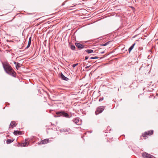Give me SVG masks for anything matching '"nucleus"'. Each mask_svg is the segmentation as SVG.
Returning <instances> with one entry per match:
<instances>
[{"instance_id": "nucleus-3", "label": "nucleus", "mask_w": 158, "mask_h": 158, "mask_svg": "<svg viewBox=\"0 0 158 158\" xmlns=\"http://www.w3.org/2000/svg\"><path fill=\"white\" fill-rule=\"evenodd\" d=\"M105 106H100L98 107L95 111L96 115L98 114L99 113H101L104 110Z\"/></svg>"}, {"instance_id": "nucleus-24", "label": "nucleus", "mask_w": 158, "mask_h": 158, "mask_svg": "<svg viewBox=\"0 0 158 158\" xmlns=\"http://www.w3.org/2000/svg\"><path fill=\"white\" fill-rule=\"evenodd\" d=\"M78 64V63H77V64H73L72 65V66H73V67H75V66H76Z\"/></svg>"}, {"instance_id": "nucleus-15", "label": "nucleus", "mask_w": 158, "mask_h": 158, "mask_svg": "<svg viewBox=\"0 0 158 158\" xmlns=\"http://www.w3.org/2000/svg\"><path fill=\"white\" fill-rule=\"evenodd\" d=\"M94 51L92 49H87L85 50V52H86L88 53H90L93 52Z\"/></svg>"}, {"instance_id": "nucleus-21", "label": "nucleus", "mask_w": 158, "mask_h": 158, "mask_svg": "<svg viewBox=\"0 0 158 158\" xmlns=\"http://www.w3.org/2000/svg\"><path fill=\"white\" fill-rule=\"evenodd\" d=\"M69 129H63V131L64 132H67L69 131Z\"/></svg>"}, {"instance_id": "nucleus-16", "label": "nucleus", "mask_w": 158, "mask_h": 158, "mask_svg": "<svg viewBox=\"0 0 158 158\" xmlns=\"http://www.w3.org/2000/svg\"><path fill=\"white\" fill-rule=\"evenodd\" d=\"M110 42V41H109L104 44H101V45L102 46H106L109 44Z\"/></svg>"}, {"instance_id": "nucleus-20", "label": "nucleus", "mask_w": 158, "mask_h": 158, "mask_svg": "<svg viewBox=\"0 0 158 158\" xmlns=\"http://www.w3.org/2000/svg\"><path fill=\"white\" fill-rule=\"evenodd\" d=\"M84 47V45H83L81 44L80 43V49L83 48Z\"/></svg>"}, {"instance_id": "nucleus-19", "label": "nucleus", "mask_w": 158, "mask_h": 158, "mask_svg": "<svg viewBox=\"0 0 158 158\" xmlns=\"http://www.w3.org/2000/svg\"><path fill=\"white\" fill-rule=\"evenodd\" d=\"M28 143L27 142H25L24 143H23V147L26 146L27 145V144Z\"/></svg>"}, {"instance_id": "nucleus-9", "label": "nucleus", "mask_w": 158, "mask_h": 158, "mask_svg": "<svg viewBox=\"0 0 158 158\" xmlns=\"http://www.w3.org/2000/svg\"><path fill=\"white\" fill-rule=\"evenodd\" d=\"M15 135H20L22 134V132L19 131H15L13 132Z\"/></svg>"}, {"instance_id": "nucleus-1", "label": "nucleus", "mask_w": 158, "mask_h": 158, "mask_svg": "<svg viewBox=\"0 0 158 158\" xmlns=\"http://www.w3.org/2000/svg\"><path fill=\"white\" fill-rule=\"evenodd\" d=\"M2 64L3 68L6 73L14 77L15 76V72L8 63L2 62Z\"/></svg>"}, {"instance_id": "nucleus-29", "label": "nucleus", "mask_w": 158, "mask_h": 158, "mask_svg": "<svg viewBox=\"0 0 158 158\" xmlns=\"http://www.w3.org/2000/svg\"><path fill=\"white\" fill-rule=\"evenodd\" d=\"M104 53V51H103V52H101V54H103Z\"/></svg>"}, {"instance_id": "nucleus-2", "label": "nucleus", "mask_w": 158, "mask_h": 158, "mask_svg": "<svg viewBox=\"0 0 158 158\" xmlns=\"http://www.w3.org/2000/svg\"><path fill=\"white\" fill-rule=\"evenodd\" d=\"M56 114L57 115H59V116H61L68 118L70 117V116L67 113L64 111L57 112H56Z\"/></svg>"}, {"instance_id": "nucleus-17", "label": "nucleus", "mask_w": 158, "mask_h": 158, "mask_svg": "<svg viewBox=\"0 0 158 158\" xmlns=\"http://www.w3.org/2000/svg\"><path fill=\"white\" fill-rule=\"evenodd\" d=\"M70 48L72 50H73L75 48V47L74 45H71L70 46Z\"/></svg>"}, {"instance_id": "nucleus-7", "label": "nucleus", "mask_w": 158, "mask_h": 158, "mask_svg": "<svg viewBox=\"0 0 158 158\" xmlns=\"http://www.w3.org/2000/svg\"><path fill=\"white\" fill-rule=\"evenodd\" d=\"M14 63L15 64H16V68L17 69H18L19 68L21 67V66L22 65V64H21L19 63H17L16 62L14 61Z\"/></svg>"}, {"instance_id": "nucleus-11", "label": "nucleus", "mask_w": 158, "mask_h": 158, "mask_svg": "<svg viewBox=\"0 0 158 158\" xmlns=\"http://www.w3.org/2000/svg\"><path fill=\"white\" fill-rule=\"evenodd\" d=\"M99 58L98 57H97L96 56H95L94 57H90L89 56V60H88V62H90L91 61L90 60L91 59H98Z\"/></svg>"}, {"instance_id": "nucleus-12", "label": "nucleus", "mask_w": 158, "mask_h": 158, "mask_svg": "<svg viewBox=\"0 0 158 158\" xmlns=\"http://www.w3.org/2000/svg\"><path fill=\"white\" fill-rule=\"evenodd\" d=\"M135 43L133 44L128 49L129 52L130 53L132 50L134 46L135 45Z\"/></svg>"}, {"instance_id": "nucleus-13", "label": "nucleus", "mask_w": 158, "mask_h": 158, "mask_svg": "<svg viewBox=\"0 0 158 158\" xmlns=\"http://www.w3.org/2000/svg\"><path fill=\"white\" fill-rule=\"evenodd\" d=\"M73 121L76 124L78 125V122H79V120L78 118H74L73 120Z\"/></svg>"}, {"instance_id": "nucleus-27", "label": "nucleus", "mask_w": 158, "mask_h": 158, "mask_svg": "<svg viewBox=\"0 0 158 158\" xmlns=\"http://www.w3.org/2000/svg\"><path fill=\"white\" fill-rule=\"evenodd\" d=\"M89 56L88 57V56H86L85 57V60H87L88 59H89Z\"/></svg>"}, {"instance_id": "nucleus-10", "label": "nucleus", "mask_w": 158, "mask_h": 158, "mask_svg": "<svg viewBox=\"0 0 158 158\" xmlns=\"http://www.w3.org/2000/svg\"><path fill=\"white\" fill-rule=\"evenodd\" d=\"M17 124L15 122L12 121L10 124V126L11 127H13L16 126Z\"/></svg>"}, {"instance_id": "nucleus-26", "label": "nucleus", "mask_w": 158, "mask_h": 158, "mask_svg": "<svg viewBox=\"0 0 158 158\" xmlns=\"http://www.w3.org/2000/svg\"><path fill=\"white\" fill-rule=\"evenodd\" d=\"M31 37H30L29 38L28 42H29V43L30 42V43H31Z\"/></svg>"}, {"instance_id": "nucleus-6", "label": "nucleus", "mask_w": 158, "mask_h": 158, "mask_svg": "<svg viewBox=\"0 0 158 158\" xmlns=\"http://www.w3.org/2000/svg\"><path fill=\"white\" fill-rule=\"evenodd\" d=\"M153 130H151L148 131V132H146L144 133V134L143 135V137H146L147 135H151L153 134Z\"/></svg>"}, {"instance_id": "nucleus-23", "label": "nucleus", "mask_w": 158, "mask_h": 158, "mask_svg": "<svg viewBox=\"0 0 158 158\" xmlns=\"http://www.w3.org/2000/svg\"><path fill=\"white\" fill-rule=\"evenodd\" d=\"M76 45L77 48H79V43H76Z\"/></svg>"}, {"instance_id": "nucleus-22", "label": "nucleus", "mask_w": 158, "mask_h": 158, "mask_svg": "<svg viewBox=\"0 0 158 158\" xmlns=\"http://www.w3.org/2000/svg\"><path fill=\"white\" fill-rule=\"evenodd\" d=\"M31 44V43H30V42H28V45L27 46L26 48V49L28 48L30 46Z\"/></svg>"}, {"instance_id": "nucleus-25", "label": "nucleus", "mask_w": 158, "mask_h": 158, "mask_svg": "<svg viewBox=\"0 0 158 158\" xmlns=\"http://www.w3.org/2000/svg\"><path fill=\"white\" fill-rule=\"evenodd\" d=\"M103 100V97H102V98H100L99 100V102H101V101H102Z\"/></svg>"}, {"instance_id": "nucleus-28", "label": "nucleus", "mask_w": 158, "mask_h": 158, "mask_svg": "<svg viewBox=\"0 0 158 158\" xmlns=\"http://www.w3.org/2000/svg\"><path fill=\"white\" fill-rule=\"evenodd\" d=\"M83 10V9H80L79 10H80V12H82V10Z\"/></svg>"}, {"instance_id": "nucleus-5", "label": "nucleus", "mask_w": 158, "mask_h": 158, "mask_svg": "<svg viewBox=\"0 0 158 158\" xmlns=\"http://www.w3.org/2000/svg\"><path fill=\"white\" fill-rule=\"evenodd\" d=\"M49 139H46L42 140L41 142H39L38 143L39 145H40L41 144H45L49 143Z\"/></svg>"}, {"instance_id": "nucleus-14", "label": "nucleus", "mask_w": 158, "mask_h": 158, "mask_svg": "<svg viewBox=\"0 0 158 158\" xmlns=\"http://www.w3.org/2000/svg\"><path fill=\"white\" fill-rule=\"evenodd\" d=\"M14 139H8L6 140V143L7 144H10L14 141Z\"/></svg>"}, {"instance_id": "nucleus-8", "label": "nucleus", "mask_w": 158, "mask_h": 158, "mask_svg": "<svg viewBox=\"0 0 158 158\" xmlns=\"http://www.w3.org/2000/svg\"><path fill=\"white\" fill-rule=\"evenodd\" d=\"M60 77L62 80L65 81H67L69 79L68 78L65 77V76L62 73H61Z\"/></svg>"}, {"instance_id": "nucleus-4", "label": "nucleus", "mask_w": 158, "mask_h": 158, "mask_svg": "<svg viewBox=\"0 0 158 158\" xmlns=\"http://www.w3.org/2000/svg\"><path fill=\"white\" fill-rule=\"evenodd\" d=\"M142 155L144 158H156L152 155L148 154L146 152L143 153L142 154Z\"/></svg>"}, {"instance_id": "nucleus-18", "label": "nucleus", "mask_w": 158, "mask_h": 158, "mask_svg": "<svg viewBox=\"0 0 158 158\" xmlns=\"http://www.w3.org/2000/svg\"><path fill=\"white\" fill-rule=\"evenodd\" d=\"M85 1L83 0H80V5H81L82 4H84L85 3L84 2Z\"/></svg>"}]
</instances>
